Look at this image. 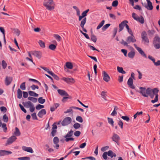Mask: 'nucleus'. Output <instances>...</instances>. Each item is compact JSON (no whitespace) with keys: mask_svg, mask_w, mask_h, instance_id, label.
Wrapping results in <instances>:
<instances>
[{"mask_svg":"<svg viewBox=\"0 0 160 160\" xmlns=\"http://www.w3.org/2000/svg\"><path fill=\"white\" fill-rule=\"evenodd\" d=\"M127 84L130 88L132 89H135V87L133 84V82L132 79L131 78H129L128 79Z\"/></svg>","mask_w":160,"mask_h":160,"instance_id":"obj_15","label":"nucleus"},{"mask_svg":"<svg viewBox=\"0 0 160 160\" xmlns=\"http://www.w3.org/2000/svg\"><path fill=\"white\" fill-rule=\"evenodd\" d=\"M59 141V139L57 137H54L53 139V143L54 144H58V143Z\"/></svg>","mask_w":160,"mask_h":160,"instance_id":"obj_55","label":"nucleus"},{"mask_svg":"<svg viewBox=\"0 0 160 160\" xmlns=\"http://www.w3.org/2000/svg\"><path fill=\"white\" fill-rule=\"evenodd\" d=\"M22 104L26 108H30L29 110L31 112H33L35 110L34 104L30 101H28L25 102H23Z\"/></svg>","mask_w":160,"mask_h":160,"instance_id":"obj_2","label":"nucleus"},{"mask_svg":"<svg viewBox=\"0 0 160 160\" xmlns=\"http://www.w3.org/2000/svg\"><path fill=\"white\" fill-rule=\"evenodd\" d=\"M125 22H127V21L124 20L119 25V29L118 30L119 32H120L123 29L124 27L125 26V24H126Z\"/></svg>","mask_w":160,"mask_h":160,"instance_id":"obj_21","label":"nucleus"},{"mask_svg":"<svg viewBox=\"0 0 160 160\" xmlns=\"http://www.w3.org/2000/svg\"><path fill=\"white\" fill-rule=\"evenodd\" d=\"M40 67L44 70L47 72L49 74H50V73L52 72V71H50L48 68L46 67H42V66H40Z\"/></svg>","mask_w":160,"mask_h":160,"instance_id":"obj_51","label":"nucleus"},{"mask_svg":"<svg viewBox=\"0 0 160 160\" xmlns=\"http://www.w3.org/2000/svg\"><path fill=\"white\" fill-rule=\"evenodd\" d=\"M17 138L15 136H12L10 137L7 140L5 145L7 146L12 144L17 139Z\"/></svg>","mask_w":160,"mask_h":160,"instance_id":"obj_7","label":"nucleus"},{"mask_svg":"<svg viewBox=\"0 0 160 160\" xmlns=\"http://www.w3.org/2000/svg\"><path fill=\"white\" fill-rule=\"evenodd\" d=\"M152 93L153 94H154L155 97L154 100H151V102L154 103L156 102H157L158 101V93L159 92V90L157 88H154L152 89Z\"/></svg>","mask_w":160,"mask_h":160,"instance_id":"obj_4","label":"nucleus"},{"mask_svg":"<svg viewBox=\"0 0 160 160\" xmlns=\"http://www.w3.org/2000/svg\"><path fill=\"white\" fill-rule=\"evenodd\" d=\"M118 0H115L113 1L112 3V5L113 7H116L117 6L118 4Z\"/></svg>","mask_w":160,"mask_h":160,"instance_id":"obj_56","label":"nucleus"},{"mask_svg":"<svg viewBox=\"0 0 160 160\" xmlns=\"http://www.w3.org/2000/svg\"><path fill=\"white\" fill-rule=\"evenodd\" d=\"M15 131L14 132V135L17 136H20L21 133L19 129L17 127L15 128Z\"/></svg>","mask_w":160,"mask_h":160,"instance_id":"obj_34","label":"nucleus"},{"mask_svg":"<svg viewBox=\"0 0 160 160\" xmlns=\"http://www.w3.org/2000/svg\"><path fill=\"white\" fill-rule=\"evenodd\" d=\"M62 79L67 83H73L74 82V80L73 78H66L63 77Z\"/></svg>","mask_w":160,"mask_h":160,"instance_id":"obj_19","label":"nucleus"},{"mask_svg":"<svg viewBox=\"0 0 160 160\" xmlns=\"http://www.w3.org/2000/svg\"><path fill=\"white\" fill-rule=\"evenodd\" d=\"M76 120L77 121L80 122H83V119L81 116H78L76 117Z\"/></svg>","mask_w":160,"mask_h":160,"instance_id":"obj_53","label":"nucleus"},{"mask_svg":"<svg viewBox=\"0 0 160 160\" xmlns=\"http://www.w3.org/2000/svg\"><path fill=\"white\" fill-rule=\"evenodd\" d=\"M112 140L118 144L120 138L119 136L116 134L114 133L112 137Z\"/></svg>","mask_w":160,"mask_h":160,"instance_id":"obj_18","label":"nucleus"},{"mask_svg":"<svg viewBox=\"0 0 160 160\" xmlns=\"http://www.w3.org/2000/svg\"><path fill=\"white\" fill-rule=\"evenodd\" d=\"M87 19L86 17L83 18L81 21L80 23V26L82 28V30L84 32H87V31L84 28V25L86 22Z\"/></svg>","mask_w":160,"mask_h":160,"instance_id":"obj_13","label":"nucleus"},{"mask_svg":"<svg viewBox=\"0 0 160 160\" xmlns=\"http://www.w3.org/2000/svg\"><path fill=\"white\" fill-rule=\"evenodd\" d=\"M104 23L105 21L104 20H102L97 27V29L98 30L101 28L104 25Z\"/></svg>","mask_w":160,"mask_h":160,"instance_id":"obj_37","label":"nucleus"},{"mask_svg":"<svg viewBox=\"0 0 160 160\" xmlns=\"http://www.w3.org/2000/svg\"><path fill=\"white\" fill-rule=\"evenodd\" d=\"M71 96H69L68 95V96H66V97H63L62 100V101L63 102H65L67 101V99H71Z\"/></svg>","mask_w":160,"mask_h":160,"instance_id":"obj_43","label":"nucleus"},{"mask_svg":"<svg viewBox=\"0 0 160 160\" xmlns=\"http://www.w3.org/2000/svg\"><path fill=\"white\" fill-rule=\"evenodd\" d=\"M43 5L48 10L51 11L54 8V3L53 0H44Z\"/></svg>","mask_w":160,"mask_h":160,"instance_id":"obj_1","label":"nucleus"},{"mask_svg":"<svg viewBox=\"0 0 160 160\" xmlns=\"http://www.w3.org/2000/svg\"><path fill=\"white\" fill-rule=\"evenodd\" d=\"M152 93V90L150 88H148L146 89V94L149 95Z\"/></svg>","mask_w":160,"mask_h":160,"instance_id":"obj_57","label":"nucleus"},{"mask_svg":"<svg viewBox=\"0 0 160 160\" xmlns=\"http://www.w3.org/2000/svg\"><path fill=\"white\" fill-rule=\"evenodd\" d=\"M72 121V119L70 117H67L63 120L62 122V126H66L70 124Z\"/></svg>","mask_w":160,"mask_h":160,"instance_id":"obj_5","label":"nucleus"},{"mask_svg":"<svg viewBox=\"0 0 160 160\" xmlns=\"http://www.w3.org/2000/svg\"><path fill=\"white\" fill-rule=\"evenodd\" d=\"M12 81V78L11 77L6 76L5 79V84L6 86L9 85Z\"/></svg>","mask_w":160,"mask_h":160,"instance_id":"obj_11","label":"nucleus"},{"mask_svg":"<svg viewBox=\"0 0 160 160\" xmlns=\"http://www.w3.org/2000/svg\"><path fill=\"white\" fill-rule=\"evenodd\" d=\"M73 132L72 130H71L67 134L64 136V138L70 137L72 136L73 134Z\"/></svg>","mask_w":160,"mask_h":160,"instance_id":"obj_33","label":"nucleus"},{"mask_svg":"<svg viewBox=\"0 0 160 160\" xmlns=\"http://www.w3.org/2000/svg\"><path fill=\"white\" fill-rule=\"evenodd\" d=\"M53 36L54 38L58 42L60 41L61 40V37L58 34H54Z\"/></svg>","mask_w":160,"mask_h":160,"instance_id":"obj_40","label":"nucleus"},{"mask_svg":"<svg viewBox=\"0 0 160 160\" xmlns=\"http://www.w3.org/2000/svg\"><path fill=\"white\" fill-rule=\"evenodd\" d=\"M29 95L31 96L38 97V94L33 91H29L28 92Z\"/></svg>","mask_w":160,"mask_h":160,"instance_id":"obj_26","label":"nucleus"},{"mask_svg":"<svg viewBox=\"0 0 160 160\" xmlns=\"http://www.w3.org/2000/svg\"><path fill=\"white\" fill-rule=\"evenodd\" d=\"M108 155L111 158H113V157H115L116 156V154L113 152L111 150H109L108 152Z\"/></svg>","mask_w":160,"mask_h":160,"instance_id":"obj_27","label":"nucleus"},{"mask_svg":"<svg viewBox=\"0 0 160 160\" xmlns=\"http://www.w3.org/2000/svg\"><path fill=\"white\" fill-rule=\"evenodd\" d=\"M66 138L65 139V141L66 142H68L69 141H74V139L73 138L70 137H67L65 138Z\"/></svg>","mask_w":160,"mask_h":160,"instance_id":"obj_61","label":"nucleus"},{"mask_svg":"<svg viewBox=\"0 0 160 160\" xmlns=\"http://www.w3.org/2000/svg\"><path fill=\"white\" fill-rule=\"evenodd\" d=\"M153 43L154 47L156 49H158L160 48V38L157 35L154 38Z\"/></svg>","mask_w":160,"mask_h":160,"instance_id":"obj_3","label":"nucleus"},{"mask_svg":"<svg viewBox=\"0 0 160 160\" xmlns=\"http://www.w3.org/2000/svg\"><path fill=\"white\" fill-rule=\"evenodd\" d=\"M28 100L31 101L34 103L38 101V99L36 98L32 97H28Z\"/></svg>","mask_w":160,"mask_h":160,"instance_id":"obj_29","label":"nucleus"},{"mask_svg":"<svg viewBox=\"0 0 160 160\" xmlns=\"http://www.w3.org/2000/svg\"><path fill=\"white\" fill-rule=\"evenodd\" d=\"M46 113V110L45 109H42L38 112V115L39 117L42 118Z\"/></svg>","mask_w":160,"mask_h":160,"instance_id":"obj_22","label":"nucleus"},{"mask_svg":"<svg viewBox=\"0 0 160 160\" xmlns=\"http://www.w3.org/2000/svg\"><path fill=\"white\" fill-rule=\"evenodd\" d=\"M22 92L18 88L17 90V98L19 99L22 98Z\"/></svg>","mask_w":160,"mask_h":160,"instance_id":"obj_28","label":"nucleus"},{"mask_svg":"<svg viewBox=\"0 0 160 160\" xmlns=\"http://www.w3.org/2000/svg\"><path fill=\"white\" fill-rule=\"evenodd\" d=\"M66 66L67 68L69 69H72L73 66L72 63L70 62H67L66 63Z\"/></svg>","mask_w":160,"mask_h":160,"instance_id":"obj_32","label":"nucleus"},{"mask_svg":"<svg viewBox=\"0 0 160 160\" xmlns=\"http://www.w3.org/2000/svg\"><path fill=\"white\" fill-rule=\"evenodd\" d=\"M38 102L41 104H43L45 102V100L44 99H43L42 97H40L38 98Z\"/></svg>","mask_w":160,"mask_h":160,"instance_id":"obj_41","label":"nucleus"},{"mask_svg":"<svg viewBox=\"0 0 160 160\" xmlns=\"http://www.w3.org/2000/svg\"><path fill=\"white\" fill-rule=\"evenodd\" d=\"M136 20L140 22L141 24H143L144 22V18L143 17L141 16L140 17H137Z\"/></svg>","mask_w":160,"mask_h":160,"instance_id":"obj_24","label":"nucleus"},{"mask_svg":"<svg viewBox=\"0 0 160 160\" xmlns=\"http://www.w3.org/2000/svg\"><path fill=\"white\" fill-rule=\"evenodd\" d=\"M22 149L24 151L31 153H33L34 152L32 148L30 147H27L23 146L22 147Z\"/></svg>","mask_w":160,"mask_h":160,"instance_id":"obj_20","label":"nucleus"},{"mask_svg":"<svg viewBox=\"0 0 160 160\" xmlns=\"http://www.w3.org/2000/svg\"><path fill=\"white\" fill-rule=\"evenodd\" d=\"M135 54V52L133 51H131L128 52V56L130 58L132 59L134 57Z\"/></svg>","mask_w":160,"mask_h":160,"instance_id":"obj_25","label":"nucleus"},{"mask_svg":"<svg viewBox=\"0 0 160 160\" xmlns=\"http://www.w3.org/2000/svg\"><path fill=\"white\" fill-rule=\"evenodd\" d=\"M32 118L33 120H37L38 118L36 115V113L35 112L32 113L31 114Z\"/></svg>","mask_w":160,"mask_h":160,"instance_id":"obj_59","label":"nucleus"},{"mask_svg":"<svg viewBox=\"0 0 160 160\" xmlns=\"http://www.w3.org/2000/svg\"><path fill=\"white\" fill-rule=\"evenodd\" d=\"M107 154H108V152H104L102 154V157L105 160L107 159L108 158Z\"/></svg>","mask_w":160,"mask_h":160,"instance_id":"obj_64","label":"nucleus"},{"mask_svg":"<svg viewBox=\"0 0 160 160\" xmlns=\"http://www.w3.org/2000/svg\"><path fill=\"white\" fill-rule=\"evenodd\" d=\"M19 106L21 110L22 111H23L25 113L27 112L26 110L24 108V107L21 104H19Z\"/></svg>","mask_w":160,"mask_h":160,"instance_id":"obj_63","label":"nucleus"},{"mask_svg":"<svg viewBox=\"0 0 160 160\" xmlns=\"http://www.w3.org/2000/svg\"><path fill=\"white\" fill-rule=\"evenodd\" d=\"M103 79L105 82H108L110 81V78L109 75L105 71L102 72Z\"/></svg>","mask_w":160,"mask_h":160,"instance_id":"obj_12","label":"nucleus"},{"mask_svg":"<svg viewBox=\"0 0 160 160\" xmlns=\"http://www.w3.org/2000/svg\"><path fill=\"white\" fill-rule=\"evenodd\" d=\"M117 69L119 72L123 74L126 73V72L123 70L122 68L118 66L117 67Z\"/></svg>","mask_w":160,"mask_h":160,"instance_id":"obj_30","label":"nucleus"},{"mask_svg":"<svg viewBox=\"0 0 160 160\" xmlns=\"http://www.w3.org/2000/svg\"><path fill=\"white\" fill-rule=\"evenodd\" d=\"M31 54L38 59H40L42 56V52L39 51H33L31 52Z\"/></svg>","mask_w":160,"mask_h":160,"instance_id":"obj_9","label":"nucleus"},{"mask_svg":"<svg viewBox=\"0 0 160 160\" xmlns=\"http://www.w3.org/2000/svg\"><path fill=\"white\" fill-rule=\"evenodd\" d=\"M39 43L40 47L42 48H44L45 47V43L41 40H40Z\"/></svg>","mask_w":160,"mask_h":160,"instance_id":"obj_46","label":"nucleus"},{"mask_svg":"<svg viewBox=\"0 0 160 160\" xmlns=\"http://www.w3.org/2000/svg\"><path fill=\"white\" fill-rule=\"evenodd\" d=\"M12 152L4 150H0V157L11 154Z\"/></svg>","mask_w":160,"mask_h":160,"instance_id":"obj_14","label":"nucleus"},{"mask_svg":"<svg viewBox=\"0 0 160 160\" xmlns=\"http://www.w3.org/2000/svg\"><path fill=\"white\" fill-rule=\"evenodd\" d=\"M50 75L52 76L53 78H54L55 79L57 80H59V77L56 75L55 74H54V73H53L52 72L50 73Z\"/></svg>","mask_w":160,"mask_h":160,"instance_id":"obj_42","label":"nucleus"},{"mask_svg":"<svg viewBox=\"0 0 160 160\" xmlns=\"http://www.w3.org/2000/svg\"><path fill=\"white\" fill-rule=\"evenodd\" d=\"M29 81H32L33 82H35L36 83H37L39 85H41V83L40 82H39L36 79H32V78H29Z\"/></svg>","mask_w":160,"mask_h":160,"instance_id":"obj_50","label":"nucleus"},{"mask_svg":"<svg viewBox=\"0 0 160 160\" xmlns=\"http://www.w3.org/2000/svg\"><path fill=\"white\" fill-rule=\"evenodd\" d=\"M135 48L138 51L139 53L141 55L145 57V58H147V56L146 54H145L144 52L142 50V49L140 47H138L137 45L134 44H133Z\"/></svg>","mask_w":160,"mask_h":160,"instance_id":"obj_6","label":"nucleus"},{"mask_svg":"<svg viewBox=\"0 0 160 160\" xmlns=\"http://www.w3.org/2000/svg\"><path fill=\"white\" fill-rule=\"evenodd\" d=\"M73 126L74 128L78 129L80 127V124L78 123H76L74 124Z\"/></svg>","mask_w":160,"mask_h":160,"instance_id":"obj_52","label":"nucleus"},{"mask_svg":"<svg viewBox=\"0 0 160 160\" xmlns=\"http://www.w3.org/2000/svg\"><path fill=\"white\" fill-rule=\"evenodd\" d=\"M19 160H30V158L28 157H20L18 158Z\"/></svg>","mask_w":160,"mask_h":160,"instance_id":"obj_39","label":"nucleus"},{"mask_svg":"<svg viewBox=\"0 0 160 160\" xmlns=\"http://www.w3.org/2000/svg\"><path fill=\"white\" fill-rule=\"evenodd\" d=\"M126 41L129 44L131 42L133 43L135 42L136 41V40L133 35H132L128 37Z\"/></svg>","mask_w":160,"mask_h":160,"instance_id":"obj_10","label":"nucleus"},{"mask_svg":"<svg viewBox=\"0 0 160 160\" xmlns=\"http://www.w3.org/2000/svg\"><path fill=\"white\" fill-rule=\"evenodd\" d=\"M80 32L87 39H90V38L89 36H88V35L85 33H84L82 32V31L81 30H80Z\"/></svg>","mask_w":160,"mask_h":160,"instance_id":"obj_62","label":"nucleus"},{"mask_svg":"<svg viewBox=\"0 0 160 160\" xmlns=\"http://www.w3.org/2000/svg\"><path fill=\"white\" fill-rule=\"evenodd\" d=\"M91 40L94 42H96L97 40V38L94 34H92L91 36Z\"/></svg>","mask_w":160,"mask_h":160,"instance_id":"obj_36","label":"nucleus"},{"mask_svg":"<svg viewBox=\"0 0 160 160\" xmlns=\"http://www.w3.org/2000/svg\"><path fill=\"white\" fill-rule=\"evenodd\" d=\"M139 89L140 90V93L143 96L148 97V95L146 94V88L141 87Z\"/></svg>","mask_w":160,"mask_h":160,"instance_id":"obj_16","label":"nucleus"},{"mask_svg":"<svg viewBox=\"0 0 160 160\" xmlns=\"http://www.w3.org/2000/svg\"><path fill=\"white\" fill-rule=\"evenodd\" d=\"M108 120L109 123L112 125V126H113L114 121L112 118H108Z\"/></svg>","mask_w":160,"mask_h":160,"instance_id":"obj_38","label":"nucleus"},{"mask_svg":"<svg viewBox=\"0 0 160 160\" xmlns=\"http://www.w3.org/2000/svg\"><path fill=\"white\" fill-rule=\"evenodd\" d=\"M2 65L3 68L4 69L6 68L7 67V64L6 62L4 60H3L2 62Z\"/></svg>","mask_w":160,"mask_h":160,"instance_id":"obj_49","label":"nucleus"},{"mask_svg":"<svg viewBox=\"0 0 160 160\" xmlns=\"http://www.w3.org/2000/svg\"><path fill=\"white\" fill-rule=\"evenodd\" d=\"M3 119L4 121L5 122H7L8 120V117L6 114L4 115Z\"/></svg>","mask_w":160,"mask_h":160,"instance_id":"obj_58","label":"nucleus"},{"mask_svg":"<svg viewBox=\"0 0 160 160\" xmlns=\"http://www.w3.org/2000/svg\"><path fill=\"white\" fill-rule=\"evenodd\" d=\"M1 126H2V128L3 129L4 132H6V131L7 130L6 124L5 123H3L2 124Z\"/></svg>","mask_w":160,"mask_h":160,"instance_id":"obj_48","label":"nucleus"},{"mask_svg":"<svg viewBox=\"0 0 160 160\" xmlns=\"http://www.w3.org/2000/svg\"><path fill=\"white\" fill-rule=\"evenodd\" d=\"M56 48V46L55 45L53 44H50L49 46V48L50 49L52 50H54Z\"/></svg>","mask_w":160,"mask_h":160,"instance_id":"obj_47","label":"nucleus"},{"mask_svg":"<svg viewBox=\"0 0 160 160\" xmlns=\"http://www.w3.org/2000/svg\"><path fill=\"white\" fill-rule=\"evenodd\" d=\"M44 108V106L43 105L41 104H38L37 105L36 107V108L37 110H40L42 108Z\"/></svg>","mask_w":160,"mask_h":160,"instance_id":"obj_54","label":"nucleus"},{"mask_svg":"<svg viewBox=\"0 0 160 160\" xmlns=\"http://www.w3.org/2000/svg\"><path fill=\"white\" fill-rule=\"evenodd\" d=\"M58 92L61 96H68V94L64 90L61 89H58Z\"/></svg>","mask_w":160,"mask_h":160,"instance_id":"obj_23","label":"nucleus"},{"mask_svg":"<svg viewBox=\"0 0 160 160\" xmlns=\"http://www.w3.org/2000/svg\"><path fill=\"white\" fill-rule=\"evenodd\" d=\"M146 1L148 4L147 5L145 6V8L148 10H152L153 8L152 2L150 1V0H146Z\"/></svg>","mask_w":160,"mask_h":160,"instance_id":"obj_17","label":"nucleus"},{"mask_svg":"<svg viewBox=\"0 0 160 160\" xmlns=\"http://www.w3.org/2000/svg\"><path fill=\"white\" fill-rule=\"evenodd\" d=\"M141 38L142 40L144 42L148 43L149 40L147 37V34L145 31H143L141 33Z\"/></svg>","mask_w":160,"mask_h":160,"instance_id":"obj_8","label":"nucleus"},{"mask_svg":"<svg viewBox=\"0 0 160 160\" xmlns=\"http://www.w3.org/2000/svg\"><path fill=\"white\" fill-rule=\"evenodd\" d=\"M121 118L127 122L130 119L127 116H122L121 117Z\"/></svg>","mask_w":160,"mask_h":160,"instance_id":"obj_60","label":"nucleus"},{"mask_svg":"<svg viewBox=\"0 0 160 160\" xmlns=\"http://www.w3.org/2000/svg\"><path fill=\"white\" fill-rule=\"evenodd\" d=\"M101 95L102 97V98H103V99L107 101V95L106 94V92L105 91H102L101 92Z\"/></svg>","mask_w":160,"mask_h":160,"instance_id":"obj_31","label":"nucleus"},{"mask_svg":"<svg viewBox=\"0 0 160 160\" xmlns=\"http://www.w3.org/2000/svg\"><path fill=\"white\" fill-rule=\"evenodd\" d=\"M26 82H23L21 83L20 86V88L22 90H25L26 89L25 86Z\"/></svg>","mask_w":160,"mask_h":160,"instance_id":"obj_45","label":"nucleus"},{"mask_svg":"<svg viewBox=\"0 0 160 160\" xmlns=\"http://www.w3.org/2000/svg\"><path fill=\"white\" fill-rule=\"evenodd\" d=\"M155 32V30L152 29L148 30V34L150 37H152Z\"/></svg>","mask_w":160,"mask_h":160,"instance_id":"obj_35","label":"nucleus"},{"mask_svg":"<svg viewBox=\"0 0 160 160\" xmlns=\"http://www.w3.org/2000/svg\"><path fill=\"white\" fill-rule=\"evenodd\" d=\"M110 26V24H109V23L107 24H105V25H104L102 27V31H104L106 30Z\"/></svg>","mask_w":160,"mask_h":160,"instance_id":"obj_44","label":"nucleus"}]
</instances>
